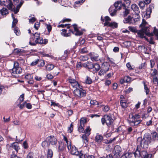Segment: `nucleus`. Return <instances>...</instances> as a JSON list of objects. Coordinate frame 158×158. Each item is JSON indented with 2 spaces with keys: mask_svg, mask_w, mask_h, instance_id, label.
<instances>
[{
  "mask_svg": "<svg viewBox=\"0 0 158 158\" xmlns=\"http://www.w3.org/2000/svg\"><path fill=\"white\" fill-rule=\"evenodd\" d=\"M149 29L148 27L144 28H142L141 30L137 31V33L138 36L140 38H144L146 40L148 41H149L148 39L146 37L144 36L145 35L151 37L155 35L158 39V31L155 27H154V29L152 32H149Z\"/></svg>",
  "mask_w": 158,
  "mask_h": 158,
  "instance_id": "obj_1",
  "label": "nucleus"
},
{
  "mask_svg": "<svg viewBox=\"0 0 158 158\" xmlns=\"http://www.w3.org/2000/svg\"><path fill=\"white\" fill-rule=\"evenodd\" d=\"M151 135L148 133H146L143 139L141 137L138 138L137 143L138 144H140L142 148L146 149L148 148V144L151 142Z\"/></svg>",
  "mask_w": 158,
  "mask_h": 158,
  "instance_id": "obj_2",
  "label": "nucleus"
},
{
  "mask_svg": "<svg viewBox=\"0 0 158 158\" xmlns=\"http://www.w3.org/2000/svg\"><path fill=\"white\" fill-rule=\"evenodd\" d=\"M140 116L139 114H131L129 115L128 122L132 126H137L139 124L142 120L140 119Z\"/></svg>",
  "mask_w": 158,
  "mask_h": 158,
  "instance_id": "obj_3",
  "label": "nucleus"
},
{
  "mask_svg": "<svg viewBox=\"0 0 158 158\" xmlns=\"http://www.w3.org/2000/svg\"><path fill=\"white\" fill-rule=\"evenodd\" d=\"M63 139L65 141L67 148L68 150L70 151L71 153L73 155H77L79 154V152L77 151V149L76 147L74 146H71V143L69 140L65 136H64Z\"/></svg>",
  "mask_w": 158,
  "mask_h": 158,
  "instance_id": "obj_4",
  "label": "nucleus"
},
{
  "mask_svg": "<svg viewBox=\"0 0 158 158\" xmlns=\"http://www.w3.org/2000/svg\"><path fill=\"white\" fill-rule=\"evenodd\" d=\"M114 7L115 9L113 6H111L109 9L110 14L112 16H113L116 14L117 10H120L121 7H123V3L121 1H118L115 3Z\"/></svg>",
  "mask_w": 158,
  "mask_h": 158,
  "instance_id": "obj_5",
  "label": "nucleus"
},
{
  "mask_svg": "<svg viewBox=\"0 0 158 158\" xmlns=\"http://www.w3.org/2000/svg\"><path fill=\"white\" fill-rule=\"evenodd\" d=\"M19 65V64L17 62H14V67L12 70V73L13 75L15 76V74H20L21 73L22 69Z\"/></svg>",
  "mask_w": 158,
  "mask_h": 158,
  "instance_id": "obj_6",
  "label": "nucleus"
},
{
  "mask_svg": "<svg viewBox=\"0 0 158 158\" xmlns=\"http://www.w3.org/2000/svg\"><path fill=\"white\" fill-rule=\"evenodd\" d=\"M109 67L110 65L108 63H104L102 65V69L98 72V75L101 76H104L109 70Z\"/></svg>",
  "mask_w": 158,
  "mask_h": 158,
  "instance_id": "obj_7",
  "label": "nucleus"
},
{
  "mask_svg": "<svg viewBox=\"0 0 158 158\" xmlns=\"http://www.w3.org/2000/svg\"><path fill=\"white\" fill-rule=\"evenodd\" d=\"M113 122V119L108 115H105L102 119V124L104 125L105 123L107 126H109L111 125Z\"/></svg>",
  "mask_w": 158,
  "mask_h": 158,
  "instance_id": "obj_8",
  "label": "nucleus"
},
{
  "mask_svg": "<svg viewBox=\"0 0 158 158\" xmlns=\"http://www.w3.org/2000/svg\"><path fill=\"white\" fill-rule=\"evenodd\" d=\"M74 95L79 98L85 96V91L82 89L80 88H77L73 91Z\"/></svg>",
  "mask_w": 158,
  "mask_h": 158,
  "instance_id": "obj_9",
  "label": "nucleus"
},
{
  "mask_svg": "<svg viewBox=\"0 0 158 158\" xmlns=\"http://www.w3.org/2000/svg\"><path fill=\"white\" fill-rule=\"evenodd\" d=\"M33 38H31L29 43L31 45H35L37 44H43L44 43L43 39L41 37H40L37 40H35Z\"/></svg>",
  "mask_w": 158,
  "mask_h": 158,
  "instance_id": "obj_10",
  "label": "nucleus"
},
{
  "mask_svg": "<svg viewBox=\"0 0 158 158\" xmlns=\"http://www.w3.org/2000/svg\"><path fill=\"white\" fill-rule=\"evenodd\" d=\"M47 141L49 143V146L55 145L57 143L56 139L53 136H50L47 138Z\"/></svg>",
  "mask_w": 158,
  "mask_h": 158,
  "instance_id": "obj_11",
  "label": "nucleus"
},
{
  "mask_svg": "<svg viewBox=\"0 0 158 158\" xmlns=\"http://www.w3.org/2000/svg\"><path fill=\"white\" fill-rule=\"evenodd\" d=\"M158 76L157 71L156 69H154L152 73L151 74V76L153 78L152 82L154 84L157 83L158 84Z\"/></svg>",
  "mask_w": 158,
  "mask_h": 158,
  "instance_id": "obj_12",
  "label": "nucleus"
},
{
  "mask_svg": "<svg viewBox=\"0 0 158 158\" xmlns=\"http://www.w3.org/2000/svg\"><path fill=\"white\" fill-rule=\"evenodd\" d=\"M140 148H139L138 147H137L136 150L135 152H134V154L135 157H139L140 156H144V155L143 154H146V152L142 151L141 152Z\"/></svg>",
  "mask_w": 158,
  "mask_h": 158,
  "instance_id": "obj_13",
  "label": "nucleus"
},
{
  "mask_svg": "<svg viewBox=\"0 0 158 158\" xmlns=\"http://www.w3.org/2000/svg\"><path fill=\"white\" fill-rule=\"evenodd\" d=\"M72 27L74 29V31L71 30H69V31H71L73 34H75L76 35H82V33L79 31L76 25L74 24L73 25Z\"/></svg>",
  "mask_w": 158,
  "mask_h": 158,
  "instance_id": "obj_14",
  "label": "nucleus"
},
{
  "mask_svg": "<svg viewBox=\"0 0 158 158\" xmlns=\"http://www.w3.org/2000/svg\"><path fill=\"white\" fill-rule=\"evenodd\" d=\"M151 12V8L150 7L148 8L146 11L144 12L142 14L143 17L146 19L149 18L150 17V15Z\"/></svg>",
  "mask_w": 158,
  "mask_h": 158,
  "instance_id": "obj_15",
  "label": "nucleus"
},
{
  "mask_svg": "<svg viewBox=\"0 0 158 158\" xmlns=\"http://www.w3.org/2000/svg\"><path fill=\"white\" fill-rule=\"evenodd\" d=\"M114 152L115 154L119 156L121 154L122 149L121 147L118 145L116 146L114 148Z\"/></svg>",
  "mask_w": 158,
  "mask_h": 158,
  "instance_id": "obj_16",
  "label": "nucleus"
},
{
  "mask_svg": "<svg viewBox=\"0 0 158 158\" xmlns=\"http://www.w3.org/2000/svg\"><path fill=\"white\" fill-rule=\"evenodd\" d=\"M131 9L135 13V15H138L139 11L138 6L135 4H133L131 6Z\"/></svg>",
  "mask_w": 158,
  "mask_h": 158,
  "instance_id": "obj_17",
  "label": "nucleus"
},
{
  "mask_svg": "<svg viewBox=\"0 0 158 158\" xmlns=\"http://www.w3.org/2000/svg\"><path fill=\"white\" fill-rule=\"evenodd\" d=\"M106 26H108L112 28H116L118 27V24L115 22H110L109 23H107L105 25Z\"/></svg>",
  "mask_w": 158,
  "mask_h": 158,
  "instance_id": "obj_18",
  "label": "nucleus"
},
{
  "mask_svg": "<svg viewBox=\"0 0 158 158\" xmlns=\"http://www.w3.org/2000/svg\"><path fill=\"white\" fill-rule=\"evenodd\" d=\"M10 147L14 149L17 152L18 151V150L19 149V144L18 142H14L12 143Z\"/></svg>",
  "mask_w": 158,
  "mask_h": 158,
  "instance_id": "obj_19",
  "label": "nucleus"
},
{
  "mask_svg": "<svg viewBox=\"0 0 158 158\" xmlns=\"http://www.w3.org/2000/svg\"><path fill=\"white\" fill-rule=\"evenodd\" d=\"M103 139L102 136L99 135L98 134H97L96 135L95 138V140L96 142L98 143H100L102 142Z\"/></svg>",
  "mask_w": 158,
  "mask_h": 158,
  "instance_id": "obj_20",
  "label": "nucleus"
},
{
  "mask_svg": "<svg viewBox=\"0 0 158 158\" xmlns=\"http://www.w3.org/2000/svg\"><path fill=\"white\" fill-rule=\"evenodd\" d=\"M88 136L86 135H83L81 137L83 143H85L86 145H87L88 144Z\"/></svg>",
  "mask_w": 158,
  "mask_h": 158,
  "instance_id": "obj_21",
  "label": "nucleus"
},
{
  "mask_svg": "<svg viewBox=\"0 0 158 158\" xmlns=\"http://www.w3.org/2000/svg\"><path fill=\"white\" fill-rule=\"evenodd\" d=\"M40 34L39 33L37 32H35L34 34H32V35L31 36V38H33L34 39V41L35 40H37L40 37Z\"/></svg>",
  "mask_w": 158,
  "mask_h": 158,
  "instance_id": "obj_22",
  "label": "nucleus"
},
{
  "mask_svg": "<svg viewBox=\"0 0 158 158\" xmlns=\"http://www.w3.org/2000/svg\"><path fill=\"white\" fill-rule=\"evenodd\" d=\"M123 4V8L125 9L128 7V6L130 4V1L129 0H125L124 1Z\"/></svg>",
  "mask_w": 158,
  "mask_h": 158,
  "instance_id": "obj_23",
  "label": "nucleus"
},
{
  "mask_svg": "<svg viewBox=\"0 0 158 158\" xmlns=\"http://www.w3.org/2000/svg\"><path fill=\"white\" fill-rule=\"evenodd\" d=\"M101 20L102 21H103V22L105 21V22L103 24H104V26H106L105 25V24L107 23H110L109 21H110L111 19L109 17L106 16L105 17V19H102V17H101Z\"/></svg>",
  "mask_w": 158,
  "mask_h": 158,
  "instance_id": "obj_24",
  "label": "nucleus"
},
{
  "mask_svg": "<svg viewBox=\"0 0 158 158\" xmlns=\"http://www.w3.org/2000/svg\"><path fill=\"white\" fill-rule=\"evenodd\" d=\"M12 17L13 19V21L12 22V27H14L18 22V20L17 19H15L14 16V15L13 14H11Z\"/></svg>",
  "mask_w": 158,
  "mask_h": 158,
  "instance_id": "obj_25",
  "label": "nucleus"
},
{
  "mask_svg": "<svg viewBox=\"0 0 158 158\" xmlns=\"http://www.w3.org/2000/svg\"><path fill=\"white\" fill-rule=\"evenodd\" d=\"M6 6H7V7L9 9L11 10H13V9H14V6H13L12 3L11 2L10 0V1L9 3L6 4Z\"/></svg>",
  "mask_w": 158,
  "mask_h": 158,
  "instance_id": "obj_26",
  "label": "nucleus"
},
{
  "mask_svg": "<svg viewBox=\"0 0 158 158\" xmlns=\"http://www.w3.org/2000/svg\"><path fill=\"white\" fill-rule=\"evenodd\" d=\"M46 69L47 70L50 71L54 67V65L52 64H48L46 66Z\"/></svg>",
  "mask_w": 158,
  "mask_h": 158,
  "instance_id": "obj_27",
  "label": "nucleus"
},
{
  "mask_svg": "<svg viewBox=\"0 0 158 158\" xmlns=\"http://www.w3.org/2000/svg\"><path fill=\"white\" fill-rule=\"evenodd\" d=\"M52 151L50 149H48L47 152V158H52L53 156Z\"/></svg>",
  "mask_w": 158,
  "mask_h": 158,
  "instance_id": "obj_28",
  "label": "nucleus"
},
{
  "mask_svg": "<svg viewBox=\"0 0 158 158\" xmlns=\"http://www.w3.org/2000/svg\"><path fill=\"white\" fill-rule=\"evenodd\" d=\"M42 146L44 148H46L49 146L48 142L47 141V139L42 143Z\"/></svg>",
  "mask_w": 158,
  "mask_h": 158,
  "instance_id": "obj_29",
  "label": "nucleus"
},
{
  "mask_svg": "<svg viewBox=\"0 0 158 158\" xmlns=\"http://www.w3.org/2000/svg\"><path fill=\"white\" fill-rule=\"evenodd\" d=\"M120 104L122 107L123 108H126L128 106V104L127 102L123 100H121Z\"/></svg>",
  "mask_w": 158,
  "mask_h": 158,
  "instance_id": "obj_30",
  "label": "nucleus"
},
{
  "mask_svg": "<svg viewBox=\"0 0 158 158\" xmlns=\"http://www.w3.org/2000/svg\"><path fill=\"white\" fill-rule=\"evenodd\" d=\"M8 13V11L6 8H3L0 10V14L1 15H5Z\"/></svg>",
  "mask_w": 158,
  "mask_h": 158,
  "instance_id": "obj_31",
  "label": "nucleus"
},
{
  "mask_svg": "<svg viewBox=\"0 0 158 158\" xmlns=\"http://www.w3.org/2000/svg\"><path fill=\"white\" fill-rule=\"evenodd\" d=\"M71 84V86L74 88L76 89L77 88H80V85L77 81H76L74 83H72Z\"/></svg>",
  "mask_w": 158,
  "mask_h": 158,
  "instance_id": "obj_32",
  "label": "nucleus"
},
{
  "mask_svg": "<svg viewBox=\"0 0 158 158\" xmlns=\"http://www.w3.org/2000/svg\"><path fill=\"white\" fill-rule=\"evenodd\" d=\"M91 130V129L89 127H87L85 130V131H84L85 132L84 135H86L87 136H89L90 134V131Z\"/></svg>",
  "mask_w": 158,
  "mask_h": 158,
  "instance_id": "obj_33",
  "label": "nucleus"
},
{
  "mask_svg": "<svg viewBox=\"0 0 158 158\" xmlns=\"http://www.w3.org/2000/svg\"><path fill=\"white\" fill-rule=\"evenodd\" d=\"M39 64L38 66L40 67H43L45 65V62L43 60H39Z\"/></svg>",
  "mask_w": 158,
  "mask_h": 158,
  "instance_id": "obj_34",
  "label": "nucleus"
},
{
  "mask_svg": "<svg viewBox=\"0 0 158 158\" xmlns=\"http://www.w3.org/2000/svg\"><path fill=\"white\" fill-rule=\"evenodd\" d=\"M86 122V120L85 118H82L80 120V125L85 126V124Z\"/></svg>",
  "mask_w": 158,
  "mask_h": 158,
  "instance_id": "obj_35",
  "label": "nucleus"
},
{
  "mask_svg": "<svg viewBox=\"0 0 158 158\" xmlns=\"http://www.w3.org/2000/svg\"><path fill=\"white\" fill-rule=\"evenodd\" d=\"M147 24V22L144 19H143L142 22V23L140 25V26L142 27V28L146 27H146V26Z\"/></svg>",
  "mask_w": 158,
  "mask_h": 158,
  "instance_id": "obj_36",
  "label": "nucleus"
},
{
  "mask_svg": "<svg viewBox=\"0 0 158 158\" xmlns=\"http://www.w3.org/2000/svg\"><path fill=\"white\" fill-rule=\"evenodd\" d=\"M110 110V107L109 106L107 105L104 106L102 109V110L104 112H107Z\"/></svg>",
  "mask_w": 158,
  "mask_h": 158,
  "instance_id": "obj_37",
  "label": "nucleus"
},
{
  "mask_svg": "<svg viewBox=\"0 0 158 158\" xmlns=\"http://www.w3.org/2000/svg\"><path fill=\"white\" fill-rule=\"evenodd\" d=\"M128 28L129 30L132 32L137 33L138 31L135 27H129Z\"/></svg>",
  "mask_w": 158,
  "mask_h": 158,
  "instance_id": "obj_38",
  "label": "nucleus"
},
{
  "mask_svg": "<svg viewBox=\"0 0 158 158\" xmlns=\"http://www.w3.org/2000/svg\"><path fill=\"white\" fill-rule=\"evenodd\" d=\"M65 148V146L64 145V143H59V149L60 150H63Z\"/></svg>",
  "mask_w": 158,
  "mask_h": 158,
  "instance_id": "obj_39",
  "label": "nucleus"
},
{
  "mask_svg": "<svg viewBox=\"0 0 158 158\" xmlns=\"http://www.w3.org/2000/svg\"><path fill=\"white\" fill-rule=\"evenodd\" d=\"M62 31H63V32H64V33L62 34V35H63L65 37H68L70 35V33H66V30L64 29H63L62 30Z\"/></svg>",
  "mask_w": 158,
  "mask_h": 158,
  "instance_id": "obj_40",
  "label": "nucleus"
},
{
  "mask_svg": "<svg viewBox=\"0 0 158 158\" xmlns=\"http://www.w3.org/2000/svg\"><path fill=\"white\" fill-rule=\"evenodd\" d=\"M92 82V81L91 78L88 77H87L86 79L85 80V82L87 84H90Z\"/></svg>",
  "mask_w": 158,
  "mask_h": 158,
  "instance_id": "obj_41",
  "label": "nucleus"
},
{
  "mask_svg": "<svg viewBox=\"0 0 158 158\" xmlns=\"http://www.w3.org/2000/svg\"><path fill=\"white\" fill-rule=\"evenodd\" d=\"M14 31L16 35H19L20 32L19 29V28L17 27H16L14 29Z\"/></svg>",
  "mask_w": 158,
  "mask_h": 158,
  "instance_id": "obj_42",
  "label": "nucleus"
},
{
  "mask_svg": "<svg viewBox=\"0 0 158 158\" xmlns=\"http://www.w3.org/2000/svg\"><path fill=\"white\" fill-rule=\"evenodd\" d=\"M7 0H0V5L6 6L7 4Z\"/></svg>",
  "mask_w": 158,
  "mask_h": 158,
  "instance_id": "obj_43",
  "label": "nucleus"
},
{
  "mask_svg": "<svg viewBox=\"0 0 158 158\" xmlns=\"http://www.w3.org/2000/svg\"><path fill=\"white\" fill-rule=\"evenodd\" d=\"M124 80L126 82H129L131 81V78L128 76L124 77Z\"/></svg>",
  "mask_w": 158,
  "mask_h": 158,
  "instance_id": "obj_44",
  "label": "nucleus"
},
{
  "mask_svg": "<svg viewBox=\"0 0 158 158\" xmlns=\"http://www.w3.org/2000/svg\"><path fill=\"white\" fill-rule=\"evenodd\" d=\"M39 61V59H37L34 61H32L30 64V65L32 66H34L38 64Z\"/></svg>",
  "mask_w": 158,
  "mask_h": 158,
  "instance_id": "obj_45",
  "label": "nucleus"
},
{
  "mask_svg": "<svg viewBox=\"0 0 158 158\" xmlns=\"http://www.w3.org/2000/svg\"><path fill=\"white\" fill-rule=\"evenodd\" d=\"M130 16H129L127 18H126L123 20V21L125 23H130Z\"/></svg>",
  "mask_w": 158,
  "mask_h": 158,
  "instance_id": "obj_46",
  "label": "nucleus"
},
{
  "mask_svg": "<svg viewBox=\"0 0 158 158\" xmlns=\"http://www.w3.org/2000/svg\"><path fill=\"white\" fill-rule=\"evenodd\" d=\"M90 103L91 105H96L99 104L98 102L95 100H91L90 101Z\"/></svg>",
  "mask_w": 158,
  "mask_h": 158,
  "instance_id": "obj_47",
  "label": "nucleus"
},
{
  "mask_svg": "<svg viewBox=\"0 0 158 158\" xmlns=\"http://www.w3.org/2000/svg\"><path fill=\"white\" fill-rule=\"evenodd\" d=\"M84 127V126L80 125L78 127V130L80 132H81L82 133L84 131V130L83 127Z\"/></svg>",
  "mask_w": 158,
  "mask_h": 158,
  "instance_id": "obj_48",
  "label": "nucleus"
},
{
  "mask_svg": "<svg viewBox=\"0 0 158 158\" xmlns=\"http://www.w3.org/2000/svg\"><path fill=\"white\" fill-rule=\"evenodd\" d=\"M144 89L145 91V92L146 93V94H148L149 93V90L148 87L147 86V85H146L145 83L144 82Z\"/></svg>",
  "mask_w": 158,
  "mask_h": 158,
  "instance_id": "obj_49",
  "label": "nucleus"
},
{
  "mask_svg": "<svg viewBox=\"0 0 158 158\" xmlns=\"http://www.w3.org/2000/svg\"><path fill=\"white\" fill-rule=\"evenodd\" d=\"M80 52L81 53H84L88 52V50L86 47H84L80 50Z\"/></svg>",
  "mask_w": 158,
  "mask_h": 158,
  "instance_id": "obj_50",
  "label": "nucleus"
},
{
  "mask_svg": "<svg viewBox=\"0 0 158 158\" xmlns=\"http://www.w3.org/2000/svg\"><path fill=\"white\" fill-rule=\"evenodd\" d=\"M145 3H144V2H143L142 1H140L139 3V5L140 8H143L145 6Z\"/></svg>",
  "mask_w": 158,
  "mask_h": 158,
  "instance_id": "obj_51",
  "label": "nucleus"
},
{
  "mask_svg": "<svg viewBox=\"0 0 158 158\" xmlns=\"http://www.w3.org/2000/svg\"><path fill=\"white\" fill-rule=\"evenodd\" d=\"M94 68V64L91 62H88L87 68L89 69H91Z\"/></svg>",
  "mask_w": 158,
  "mask_h": 158,
  "instance_id": "obj_52",
  "label": "nucleus"
},
{
  "mask_svg": "<svg viewBox=\"0 0 158 158\" xmlns=\"http://www.w3.org/2000/svg\"><path fill=\"white\" fill-rule=\"evenodd\" d=\"M94 68L96 71H98L100 69V66L98 64H94Z\"/></svg>",
  "mask_w": 158,
  "mask_h": 158,
  "instance_id": "obj_53",
  "label": "nucleus"
},
{
  "mask_svg": "<svg viewBox=\"0 0 158 158\" xmlns=\"http://www.w3.org/2000/svg\"><path fill=\"white\" fill-rule=\"evenodd\" d=\"M80 60L81 61H85L88 60V57L86 56H81L80 57Z\"/></svg>",
  "mask_w": 158,
  "mask_h": 158,
  "instance_id": "obj_54",
  "label": "nucleus"
},
{
  "mask_svg": "<svg viewBox=\"0 0 158 158\" xmlns=\"http://www.w3.org/2000/svg\"><path fill=\"white\" fill-rule=\"evenodd\" d=\"M152 139H151V140L152 139H155L156 137L157 136V133L156 132H152Z\"/></svg>",
  "mask_w": 158,
  "mask_h": 158,
  "instance_id": "obj_55",
  "label": "nucleus"
},
{
  "mask_svg": "<svg viewBox=\"0 0 158 158\" xmlns=\"http://www.w3.org/2000/svg\"><path fill=\"white\" fill-rule=\"evenodd\" d=\"M143 154L144 155V156H142V157H143L144 158H151L152 156V155L151 154H147V152L146 154Z\"/></svg>",
  "mask_w": 158,
  "mask_h": 158,
  "instance_id": "obj_56",
  "label": "nucleus"
},
{
  "mask_svg": "<svg viewBox=\"0 0 158 158\" xmlns=\"http://www.w3.org/2000/svg\"><path fill=\"white\" fill-rule=\"evenodd\" d=\"M33 153L32 152H29L27 155L26 158H33Z\"/></svg>",
  "mask_w": 158,
  "mask_h": 158,
  "instance_id": "obj_57",
  "label": "nucleus"
},
{
  "mask_svg": "<svg viewBox=\"0 0 158 158\" xmlns=\"http://www.w3.org/2000/svg\"><path fill=\"white\" fill-rule=\"evenodd\" d=\"M24 94H23L19 97V100L20 101V103L23 101L24 99Z\"/></svg>",
  "mask_w": 158,
  "mask_h": 158,
  "instance_id": "obj_58",
  "label": "nucleus"
},
{
  "mask_svg": "<svg viewBox=\"0 0 158 158\" xmlns=\"http://www.w3.org/2000/svg\"><path fill=\"white\" fill-rule=\"evenodd\" d=\"M124 9L125 10L124 11L123 15L124 16H126L127 15H128L129 14V11L128 9H127V8Z\"/></svg>",
  "mask_w": 158,
  "mask_h": 158,
  "instance_id": "obj_59",
  "label": "nucleus"
},
{
  "mask_svg": "<svg viewBox=\"0 0 158 158\" xmlns=\"http://www.w3.org/2000/svg\"><path fill=\"white\" fill-rule=\"evenodd\" d=\"M126 158H130L132 156V154L131 153H126L124 154Z\"/></svg>",
  "mask_w": 158,
  "mask_h": 158,
  "instance_id": "obj_60",
  "label": "nucleus"
},
{
  "mask_svg": "<svg viewBox=\"0 0 158 158\" xmlns=\"http://www.w3.org/2000/svg\"><path fill=\"white\" fill-rule=\"evenodd\" d=\"M40 23L38 22L35 24L34 27L36 30H38L39 27H40Z\"/></svg>",
  "mask_w": 158,
  "mask_h": 158,
  "instance_id": "obj_61",
  "label": "nucleus"
},
{
  "mask_svg": "<svg viewBox=\"0 0 158 158\" xmlns=\"http://www.w3.org/2000/svg\"><path fill=\"white\" fill-rule=\"evenodd\" d=\"M73 125L72 123H71L70 124V127H69L68 128V131L69 132L71 133L73 131Z\"/></svg>",
  "mask_w": 158,
  "mask_h": 158,
  "instance_id": "obj_62",
  "label": "nucleus"
},
{
  "mask_svg": "<svg viewBox=\"0 0 158 158\" xmlns=\"http://www.w3.org/2000/svg\"><path fill=\"white\" fill-rule=\"evenodd\" d=\"M127 67L128 68V69L129 70H132L133 69V68H132V66L129 63H128L126 65Z\"/></svg>",
  "mask_w": 158,
  "mask_h": 158,
  "instance_id": "obj_63",
  "label": "nucleus"
},
{
  "mask_svg": "<svg viewBox=\"0 0 158 158\" xmlns=\"http://www.w3.org/2000/svg\"><path fill=\"white\" fill-rule=\"evenodd\" d=\"M25 78L27 80H30L32 78V77L31 74H27L25 76Z\"/></svg>",
  "mask_w": 158,
  "mask_h": 158,
  "instance_id": "obj_64",
  "label": "nucleus"
}]
</instances>
